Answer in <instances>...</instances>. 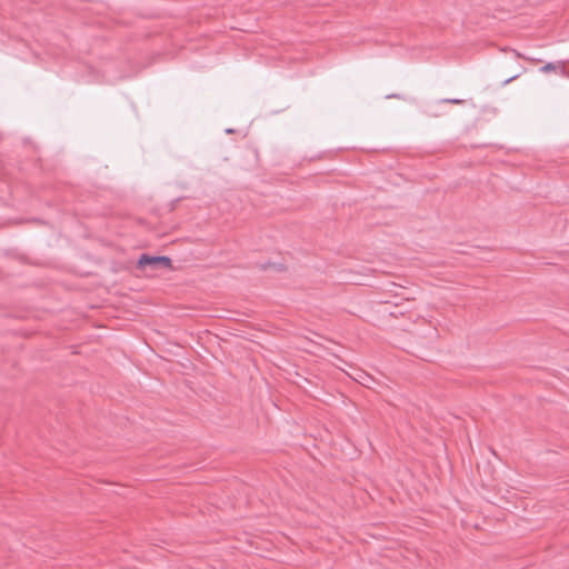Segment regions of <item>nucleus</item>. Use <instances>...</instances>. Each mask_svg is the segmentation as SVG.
Masks as SVG:
<instances>
[{"label": "nucleus", "instance_id": "obj_1", "mask_svg": "<svg viewBox=\"0 0 569 569\" xmlns=\"http://www.w3.org/2000/svg\"><path fill=\"white\" fill-rule=\"evenodd\" d=\"M171 263V259L167 256H150L142 253L138 259L137 267L143 271H157L160 269H170Z\"/></svg>", "mask_w": 569, "mask_h": 569}, {"label": "nucleus", "instance_id": "obj_2", "mask_svg": "<svg viewBox=\"0 0 569 569\" xmlns=\"http://www.w3.org/2000/svg\"><path fill=\"white\" fill-rule=\"evenodd\" d=\"M559 66L553 63V62H548L546 64H542L539 67L538 71H556V69H558Z\"/></svg>", "mask_w": 569, "mask_h": 569}, {"label": "nucleus", "instance_id": "obj_3", "mask_svg": "<svg viewBox=\"0 0 569 569\" xmlns=\"http://www.w3.org/2000/svg\"><path fill=\"white\" fill-rule=\"evenodd\" d=\"M447 102H449V103H461V102H463V100H461V99H441V100L438 101V103H447Z\"/></svg>", "mask_w": 569, "mask_h": 569}, {"label": "nucleus", "instance_id": "obj_4", "mask_svg": "<svg viewBox=\"0 0 569 569\" xmlns=\"http://www.w3.org/2000/svg\"><path fill=\"white\" fill-rule=\"evenodd\" d=\"M517 77H518V73H516L513 77H511L509 79L503 80L502 83L506 84V83L512 81L513 79H516Z\"/></svg>", "mask_w": 569, "mask_h": 569}, {"label": "nucleus", "instance_id": "obj_5", "mask_svg": "<svg viewBox=\"0 0 569 569\" xmlns=\"http://www.w3.org/2000/svg\"><path fill=\"white\" fill-rule=\"evenodd\" d=\"M428 113H429V114H431V116H438V113H437V112H433V111H431V110H429V111H428Z\"/></svg>", "mask_w": 569, "mask_h": 569}, {"label": "nucleus", "instance_id": "obj_6", "mask_svg": "<svg viewBox=\"0 0 569 569\" xmlns=\"http://www.w3.org/2000/svg\"><path fill=\"white\" fill-rule=\"evenodd\" d=\"M396 97H398V96L397 94H388L386 98L389 99V98H396Z\"/></svg>", "mask_w": 569, "mask_h": 569}, {"label": "nucleus", "instance_id": "obj_7", "mask_svg": "<svg viewBox=\"0 0 569 569\" xmlns=\"http://www.w3.org/2000/svg\"><path fill=\"white\" fill-rule=\"evenodd\" d=\"M226 132H227V133H232V132H233V129H226Z\"/></svg>", "mask_w": 569, "mask_h": 569}]
</instances>
